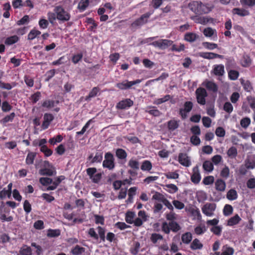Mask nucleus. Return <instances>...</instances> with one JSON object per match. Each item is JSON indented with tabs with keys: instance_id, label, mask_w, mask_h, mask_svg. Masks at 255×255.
Instances as JSON below:
<instances>
[{
	"instance_id": "obj_2",
	"label": "nucleus",
	"mask_w": 255,
	"mask_h": 255,
	"mask_svg": "<svg viewBox=\"0 0 255 255\" xmlns=\"http://www.w3.org/2000/svg\"><path fill=\"white\" fill-rule=\"evenodd\" d=\"M53 11L57 13V19L63 22L70 20L71 15L69 12L60 5L54 6Z\"/></svg>"
},
{
	"instance_id": "obj_20",
	"label": "nucleus",
	"mask_w": 255,
	"mask_h": 255,
	"mask_svg": "<svg viewBox=\"0 0 255 255\" xmlns=\"http://www.w3.org/2000/svg\"><path fill=\"white\" fill-rule=\"evenodd\" d=\"M4 208V205L2 203V204L0 206V219L2 221V222H11L13 220V218L12 216H8V217H6V215L3 213L2 209Z\"/></svg>"
},
{
	"instance_id": "obj_17",
	"label": "nucleus",
	"mask_w": 255,
	"mask_h": 255,
	"mask_svg": "<svg viewBox=\"0 0 255 255\" xmlns=\"http://www.w3.org/2000/svg\"><path fill=\"white\" fill-rule=\"evenodd\" d=\"M228 64H227V70L228 71V77L231 80H237L239 76V73L238 71L234 70L229 69Z\"/></svg>"
},
{
	"instance_id": "obj_29",
	"label": "nucleus",
	"mask_w": 255,
	"mask_h": 255,
	"mask_svg": "<svg viewBox=\"0 0 255 255\" xmlns=\"http://www.w3.org/2000/svg\"><path fill=\"white\" fill-rule=\"evenodd\" d=\"M19 39V38L17 35H13L6 38L5 40V44L8 45H10L17 42Z\"/></svg>"
},
{
	"instance_id": "obj_13",
	"label": "nucleus",
	"mask_w": 255,
	"mask_h": 255,
	"mask_svg": "<svg viewBox=\"0 0 255 255\" xmlns=\"http://www.w3.org/2000/svg\"><path fill=\"white\" fill-rule=\"evenodd\" d=\"M212 72L215 76L218 77L219 80L221 81L223 76V65L222 64L214 65Z\"/></svg>"
},
{
	"instance_id": "obj_58",
	"label": "nucleus",
	"mask_w": 255,
	"mask_h": 255,
	"mask_svg": "<svg viewBox=\"0 0 255 255\" xmlns=\"http://www.w3.org/2000/svg\"><path fill=\"white\" fill-rule=\"evenodd\" d=\"M215 30L211 27L206 28L203 30V33L206 37H211L214 35Z\"/></svg>"
},
{
	"instance_id": "obj_9",
	"label": "nucleus",
	"mask_w": 255,
	"mask_h": 255,
	"mask_svg": "<svg viewBox=\"0 0 255 255\" xmlns=\"http://www.w3.org/2000/svg\"><path fill=\"white\" fill-rule=\"evenodd\" d=\"M193 108V103L191 102L187 101L184 103V108L180 109L179 114L182 119H185L187 117V113L190 112Z\"/></svg>"
},
{
	"instance_id": "obj_56",
	"label": "nucleus",
	"mask_w": 255,
	"mask_h": 255,
	"mask_svg": "<svg viewBox=\"0 0 255 255\" xmlns=\"http://www.w3.org/2000/svg\"><path fill=\"white\" fill-rule=\"evenodd\" d=\"M29 22V17L27 15H24L22 18L16 22L18 25L27 24Z\"/></svg>"
},
{
	"instance_id": "obj_61",
	"label": "nucleus",
	"mask_w": 255,
	"mask_h": 255,
	"mask_svg": "<svg viewBox=\"0 0 255 255\" xmlns=\"http://www.w3.org/2000/svg\"><path fill=\"white\" fill-rule=\"evenodd\" d=\"M216 189L219 191H223V180L221 179H218L215 182Z\"/></svg>"
},
{
	"instance_id": "obj_48",
	"label": "nucleus",
	"mask_w": 255,
	"mask_h": 255,
	"mask_svg": "<svg viewBox=\"0 0 255 255\" xmlns=\"http://www.w3.org/2000/svg\"><path fill=\"white\" fill-rule=\"evenodd\" d=\"M165 187L168 188L167 192L170 193H174L178 191V187L174 184H169L165 185Z\"/></svg>"
},
{
	"instance_id": "obj_6",
	"label": "nucleus",
	"mask_w": 255,
	"mask_h": 255,
	"mask_svg": "<svg viewBox=\"0 0 255 255\" xmlns=\"http://www.w3.org/2000/svg\"><path fill=\"white\" fill-rule=\"evenodd\" d=\"M141 82V80L137 79L135 81H128L124 80L122 82L116 84V87L121 90H127L130 88L132 86L139 84Z\"/></svg>"
},
{
	"instance_id": "obj_38",
	"label": "nucleus",
	"mask_w": 255,
	"mask_h": 255,
	"mask_svg": "<svg viewBox=\"0 0 255 255\" xmlns=\"http://www.w3.org/2000/svg\"><path fill=\"white\" fill-rule=\"evenodd\" d=\"M237 191L234 189L230 190L227 194V198L230 200H234L237 198Z\"/></svg>"
},
{
	"instance_id": "obj_5",
	"label": "nucleus",
	"mask_w": 255,
	"mask_h": 255,
	"mask_svg": "<svg viewBox=\"0 0 255 255\" xmlns=\"http://www.w3.org/2000/svg\"><path fill=\"white\" fill-rule=\"evenodd\" d=\"M153 13V11H149L142 14L139 18L136 19L131 23V26L136 27L140 26L147 22V19Z\"/></svg>"
},
{
	"instance_id": "obj_23",
	"label": "nucleus",
	"mask_w": 255,
	"mask_h": 255,
	"mask_svg": "<svg viewBox=\"0 0 255 255\" xmlns=\"http://www.w3.org/2000/svg\"><path fill=\"white\" fill-rule=\"evenodd\" d=\"M178 127V122L176 120H170L167 122V128L168 130L170 131L174 130L177 128Z\"/></svg>"
},
{
	"instance_id": "obj_7",
	"label": "nucleus",
	"mask_w": 255,
	"mask_h": 255,
	"mask_svg": "<svg viewBox=\"0 0 255 255\" xmlns=\"http://www.w3.org/2000/svg\"><path fill=\"white\" fill-rule=\"evenodd\" d=\"M197 102L200 105H204L206 103L205 98L207 97L206 90L203 88H198L196 91Z\"/></svg>"
},
{
	"instance_id": "obj_14",
	"label": "nucleus",
	"mask_w": 255,
	"mask_h": 255,
	"mask_svg": "<svg viewBox=\"0 0 255 255\" xmlns=\"http://www.w3.org/2000/svg\"><path fill=\"white\" fill-rule=\"evenodd\" d=\"M193 173L191 175V180L195 184H198L201 180V176L199 173L198 167H194L193 169Z\"/></svg>"
},
{
	"instance_id": "obj_36",
	"label": "nucleus",
	"mask_w": 255,
	"mask_h": 255,
	"mask_svg": "<svg viewBox=\"0 0 255 255\" xmlns=\"http://www.w3.org/2000/svg\"><path fill=\"white\" fill-rule=\"evenodd\" d=\"M203 168L206 171L210 172L213 170V164L211 161L206 160L203 164Z\"/></svg>"
},
{
	"instance_id": "obj_49",
	"label": "nucleus",
	"mask_w": 255,
	"mask_h": 255,
	"mask_svg": "<svg viewBox=\"0 0 255 255\" xmlns=\"http://www.w3.org/2000/svg\"><path fill=\"white\" fill-rule=\"evenodd\" d=\"M41 96V93L40 92H36L34 94H32L30 97V99L31 100L33 104L36 103L39 100Z\"/></svg>"
},
{
	"instance_id": "obj_60",
	"label": "nucleus",
	"mask_w": 255,
	"mask_h": 255,
	"mask_svg": "<svg viewBox=\"0 0 255 255\" xmlns=\"http://www.w3.org/2000/svg\"><path fill=\"white\" fill-rule=\"evenodd\" d=\"M170 96L169 95H165L163 98L156 99L154 102V104H155L156 105L161 104L164 102H165L168 101L170 99Z\"/></svg>"
},
{
	"instance_id": "obj_26",
	"label": "nucleus",
	"mask_w": 255,
	"mask_h": 255,
	"mask_svg": "<svg viewBox=\"0 0 255 255\" xmlns=\"http://www.w3.org/2000/svg\"><path fill=\"white\" fill-rule=\"evenodd\" d=\"M85 252V249L79 245H76L72 249L71 253L74 255H80Z\"/></svg>"
},
{
	"instance_id": "obj_54",
	"label": "nucleus",
	"mask_w": 255,
	"mask_h": 255,
	"mask_svg": "<svg viewBox=\"0 0 255 255\" xmlns=\"http://www.w3.org/2000/svg\"><path fill=\"white\" fill-rule=\"evenodd\" d=\"M13 84V85L8 83H4L1 81H0V88L3 89L10 90L15 85Z\"/></svg>"
},
{
	"instance_id": "obj_11",
	"label": "nucleus",
	"mask_w": 255,
	"mask_h": 255,
	"mask_svg": "<svg viewBox=\"0 0 255 255\" xmlns=\"http://www.w3.org/2000/svg\"><path fill=\"white\" fill-rule=\"evenodd\" d=\"M202 85L205 86L209 91L213 93H217L218 91L217 85L212 81L205 80Z\"/></svg>"
},
{
	"instance_id": "obj_37",
	"label": "nucleus",
	"mask_w": 255,
	"mask_h": 255,
	"mask_svg": "<svg viewBox=\"0 0 255 255\" xmlns=\"http://www.w3.org/2000/svg\"><path fill=\"white\" fill-rule=\"evenodd\" d=\"M166 198L164 196L158 192H154V194L153 195L152 199L158 201L163 203Z\"/></svg>"
},
{
	"instance_id": "obj_25",
	"label": "nucleus",
	"mask_w": 255,
	"mask_h": 255,
	"mask_svg": "<svg viewBox=\"0 0 255 255\" xmlns=\"http://www.w3.org/2000/svg\"><path fill=\"white\" fill-rule=\"evenodd\" d=\"M99 91L100 89L98 87H94L90 92L88 96L86 97L85 100L87 101H90L91 98H94L97 95V94Z\"/></svg>"
},
{
	"instance_id": "obj_42",
	"label": "nucleus",
	"mask_w": 255,
	"mask_h": 255,
	"mask_svg": "<svg viewBox=\"0 0 255 255\" xmlns=\"http://www.w3.org/2000/svg\"><path fill=\"white\" fill-rule=\"evenodd\" d=\"M150 239L153 244H156L158 241L163 240V236L159 234L153 233L151 234Z\"/></svg>"
},
{
	"instance_id": "obj_24",
	"label": "nucleus",
	"mask_w": 255,
	"mask_h": 255,
	"mask_svg": "<svg viewBox=\"0 0 255 255\" xmlns=\"http://www.w3.org/2000/svg\"><path fill=\"white\" fill-rule=\"evenodd\" d=\"M19 254L20 255H31L32 250L30 247L27 245H23L20 249Z\"/></svg>"
},
{
	"instance_id": "obj_59",
	"label": "nucleus",
	"mask_w": 255,
	"mask_h": 255,
	"mask_svg": "<svg viewBox=\"0 0 255 255\" xmlns=\"http://www.w3.org/2000/svg\"><path fill=\"white\" fill-rule=\"evenodd\" d=\"M233 212V207L229 204H226L224 206V215L229 216L232 214Z\"/></svg>"
},
{
	"instance_id": "obj_35",
	"label": "nucleus",
	"mask_w": 255,
	"mask_h": 255,
	"mask_svg": "<svg viewBox=\"0 0 255 255\" xmlns=\"http://www.w3.org/2000/svg\"><path fill=\"white\" fill-rule=\"evenodd\" d=\"M89 4V0H81L79 2L78 8L80 11H84Z\"/></svg>"
},
{
	"instance_id": "obj_34",
	"label": "nucleus",
	"mask_w": 255,
	"mask_h": 255,
	"mask_svg": "<svg viewBox=\"0 0 255 255\" xmlns=\"http://www.w3.org/2000/svg\"><path fill=\"white\" fill-rule=\"evenodd\" d=\"M233 12L234 14H237L240 16H244L246 15H248L249 14V12L247 10L245 9H240L238 8H235L233 9Z\"/></svg>"
},
{
	"instance_id": "obj_3",
	"label": "nucleus",
	"mask_w": 255,
	"mask_h": 255,
	"mask_svg": "<svg viewBox=\"0 0 255 255\" xmlns=\"http://www.w3.org/2000/svg\"><path fill=\"white\" fill-rule=\"evenodd\" d=\"M104 168H107L109 170H113L115 166V158L112 153L110 152H106L105 154V159L103 162Z\"/></svg>"
},
{
	"instance_id": "obj_12",
	"label": "nucleus",
	"mask_w": 255,
	"mask_h": 255,
	"mask_svg": "<svg viewBox=\"0 0 255 255\" xmlns=\"http://www.w3.org/2000/svg\"><path fill=\"white\" fill-rule=\"evenodd\" d=\"M179 162L183 166L188 167L191 165V162L187 154L180 153L178 156Z\"/></svg>"
},
{
	"instance_id": "obj_1",
	"label": "nucleus",
	"mask_w": 255,
	"mask_h": 255,
	"mask_svg": "<svg viewBox=\"0 0 255 255\" xmlns=\"http://www.w3.org/2000/svg\"><path fill=\"white\" fill-rule=\"evenodd\" d=\"M189 9L196 14L207 13L211 10V7L208 4H204L200 1H192L188 4Z\"/></svg>"
},
{
	"instance_id": "obj_4",
	"label": "nucleus",
	"mask_w": 255,
	"mask_h": 255,
	"mask_svg": "<svg viewBox=\"0 0 255 255\" xmlns=\"http://www.w3.org/2000/svg\"><path fill=\"white\" fill-rule=\"evenodd\" d=\"M173 41L166 39H160L158 40L152 42L150 44L155 47H157L160 49L164 50L172 45Z\"/></svg>"
},
{
	"instance_id": "obj_8",
	"label": "nucleus",
	"mask_w": 255,
	"mask_h": 255,
	"mask_svg": "<svg viewBox=\"0 0 255 255\" xmlns=\"http://www.w3.org/2000/svg\"><path fill=\"white\" fill-rule=\"evenodd\" d=\"M133 102L130 99H125L118 102L116 108L120 110L128 109L132 106Z\"/></svg>"
},
{
	"instance_id": "obj_51",
	"label": "nucleus",
	"mask_w": 255,
	"mask_h": 255,
	"mask_svg": "<svg viewBox=\"0 0 255 255\" xmlns=\"http://www.w3.org/2000/svg\"><path fill=\"white\" fill-rule=\"evenodd\" d=\"M56 16L57 13L54 11L53 12H48L47 13L48 19L51 23H53L54 22L55 20L57 19Z\"/></svg>"
},
{
	"instance_id": "obj_64",
	"label": "nucleus",
	"mask_w": 255,
	"mask_h": 255,
	"mask_svg": "<svg viewBox=\"0 0 255 255\" xmlns=\"http://www.w3.org/2000/svg\"><path fill=\"white\" fill-rule=\"evenodd\" d=\"M247 186L249 189L255 188V178L249 179L247 182Z\"/></svg>"
},
{
	"instance_id": "obj_31",
	"label": "nucleus",
	"mask_w": 255,
	"mask_h": 255,
	"mask_svg": "<svg viewBox=\"0 0 255 255\" xmlns=\"http://www.w3.org/2000/svg\"><path fill=\"white\" fill-rule=\"evenodd\" d=\"M116 155L120 159H125L127 156V153L124 149L118 148L116 151Z\"/></svg>"
},
{
	"instance_id": "obj_46",
	"label": "nucleus",
	"mask_w": 255,
	"mask_h": 255,
	"mask_svg": "<svg viewBox=\"0 0 255 255\" xmlns=\"http://www.w3.org/2000/svg\"><path fill=\"white\" fill-rule=\"evenodd\" d=\"M134 213L132 212H128L126 215V221L128 224H132L133 223V218L134 217Z\"/></svg>"
},
{
	"instance_id": "obj_50",
	"label": "nucleus",
	"mask_w": 255,
	"mask_h": 255,
	"mask_svg": "<svg viewBox=\"0 0 255 255\" xmlns=\"http://www.w3.org/2000/svg\"><path fill=\"white\" fill-rule=\"evenodd\" d=\"M42 106L48 109L53 108L55 106V101L50 100H46L43 102L42 104Z\"/></svg>"
},
{
	"instance_id": "obj_18",
	"label": "nucleus",
	"mask_w": 255,
	"mask_h": 255,
	"mask_svg": "<svg viewBox=\"0 0 255 255\" xmlns=\"http://www.w3.org/2000/svg\"><path fill=\"white\" fill-rule=\"evenodd\" d=\"M199 38V35L193 32H187L184 35V39L189 42H193Z\"/></svg>"
},
{
	"instance_id": "obj_45",
	"label": "nucleus",
	"mask_w": 255,
	"mask_h": 255,
	"mask_svg": "<svg viewBox=\"0 0 255 255\" xmlns=\"http://www.w3.org/2000/svg\"><path fill=\"white\" fill-rule=\"evenodd\" d=\"M60 235V231L57 230L50 229L48 231L47 236L51 238L58 237Z\"/></svg>"
},
{
	"instance_id": "obj_44",
	"label": "nucleus",
	"mask_w": 255,
	"mask_h": 255,
	"mask_svg": "<svg viewBox=\"0 0 255 255\" xmlns=\"http://www.w3.org/2000/svg\"><path fill=\"white\" fill-rule=\"evenodd\" d=\"M103 159V153L102 152H96L95 156L91 160V163L101 162Z\"/></svg>"
},
{
	"instance_id": "obj_16",
	"label": "nucleus",
	"mask_w": 255,
	"mask_h": 255,
	"mask_svg": "<svg viewBox=\"0 0 255 255\" xmlns=\"http://www.w3.org/2000/svg\"><path fill=\"white\" fill-rule=\"evenodd\" d=\"M195 20L196 23L206 24L213 21V19L207 16H195Z\"/></svg>"
},
{
	"instance_id": "obj_21",
	"label": "nucleus",
	"mask_w": 255,
	"mask_h": 255,
	"mask_svg": "<svg viewBox=\"0 0 255 255\" xmlns=\"http://www.w3.org/2000/svg\"><path fill=\"white\" fill-rule=\"evenodd\" d=\"M140 248V244L138 242H134L130 248V252L132 255H137Z\"/></svg>"
},
{
	"instance_id": "obj_57",
	"label": "nucleus",
	"mask_w": 255,
	"mask_h": 255,
	"mask_svg": "<svg viewBox=\"0 0 255 255\" xmlns=\"http://www.w3.org/2000/svg\"><path fill=\"white\" fill-rule=\"evenodd\" d=\"M145 112L148 113L150 115L154 117H159L161 115V113L157 109L145 110Z\"/></svg>"
},
{
	"instance_id": "obj_32",
	"label": "nucleus",
	"mask_w": 255,
	"mask_h": 255,
	"mask_svg": "<svg viewBox=\"0 0 255 255\" xmlns=\"http://www.w3.org/2000/svg\"><path fill=\"white\" fill-rule=\"evenodd\" d=\"M41 34V32L38 30L33 29H32L27 35V39L32 40L37 37Z\"/></svg>"
},
{
	"instance_id": "obj_33",
	"label": "nucleus",
	"mask_w": 255,
	"mask_h": 255,
	"mask_svg": "<svg viewBox=\"0 0 255 255\" xmlns=\"http://www.w3.org/2000/svg\"><path fill=\"white\" fill-rule=\"evenodd\" d=\"M169 226L170 228V231L176 233L181 230L180 226L175 221H170L169 223Z\"/></svg>"
},
{
	"instance_id": "obj_55",
	"label": "nucleus",
	"mask_w": 255,
	"mask_h": 255,
	"mask_svg": "<svg viewBox=\"0 0 255 255\" xmlns=\"http://www.w3.org/2000/svg\"><path fill=\"white\" fill-rule=\"evenodd\" d=\"M125 138L133 144L139 143L140 141L137 137L130 135L125 136Z\"/></svg>"
},
{
	"instance_id": "obj_53",
	"label": "nucleus",
	"mask_w": 255,
	"mask_h": 255,
	"mask_svg": "<svg viewBox=\"0 0 255 255\" xmlns=\"http://www.w3.org/2000/svg\"><path fill=\"white\" fill-rule=\"evenodd\" d=\"M203 46L208 49L213 50L217 47V44L213 43L204 42L202 43Z\"/></svg>"
},
{
	"instance_id": "obj_10",
	"label": "nucleus",
	"mask_w": 255,
	"mask_h": 255,
	"mask_svg": "<svg viewBox=\"0 0 255 255\" xmlns=\"http://www.w3.org/2000/svg\"><path fill=\"white\" fill-rule=\"evenodd\" d=\"M216 205L214 203H206L202 208L203 213L207 216H211L213 214L215 210Z\"/></svg>"
},
{
	"instance_id": "obj_63",
	"label": "nucleus",
	"mask_w": 255,
	"mask_h": 255,
	"mask_svg": "<svg viewBox=\"0 0 255 255\" xmlns=\"http://www.w3.org/2000/svg\"><path fill=\"white\" fill-rule=\"evenodd\" d=\"M40 151L44 153L45 156L48 157L52 155L53 151L52 150L49 149L47 146H42L40 148Z\"/></svg>"
},
{
	"instance_id": "obj_41",
	"label": "nucleus",
	"mask_w": 255,
	"mask_h": 255,
	"mask_svg": "<svg viewBox=\"0 0 255 255\" xmlns=\"http://www.w3.org/2000/svg\"><path fill=\"white\" fill-rule=\"evenodd\" d=\"M15 116L14 113H11L10 115L6 116L0 121V123L3 124H5L8 122H11Z\"/></svg>"
},
{
	"instance_id": "obj_30",
	"label": "nucleus",
	"mask_w": 255,
	"mask_h": 255,
	"mask_svg": "<svg viewBox=\"0 0 255 255\" xmlns=\"http://www.w3.org/2000/svg\"><path fill=\"white\" fill-rule=\"evenodd\" d=\"M128 165L133 170H137L139 168V162L133 158H131L129 160Z\"/></svg>"
},
{
	"instance_id": "obj_28",
	"label": "nucleus",
	"mask_w": 255,
	"mask_h": 255,
	"mask_svg": "<svg viewBox=\"0 0 255 255\" xmlns=\"http://www.w3.org/2000/svg\"><path fill=\"white\" fill-rule=\"evenodd\" d=\"M192 239V235L190 232H186L183 234L181 237V240L183 243L188 244Z\"/></svg>"
},
{
	"instance_id": "obj_19",
	"label": "nucleus",
	"mask_w": 255,
	"mask_h": 255,
	"mask_svg": "<svg viewBox=\"0 0 255 255\" xmlns=\"http://www.w3.org/2000/svg\"><path fill=\"white\" fill-rule=\"evenodd\" d=\"M241 221V218L238 214H236L227 221V225L229 226H233L237 225Z\"/></svg>"
},
{
	"instance_id": "obj_27",
	"label": "nucleus",
	"mask_w": 255,
	"mask_h": 255,
	"mask_svg": "<svg viewBox=\"0 0 255 255\" xmlns=\"http://www.w3.org/2000/svg\"><path fill=\"white\" fill-rule=\"evenodd\" d=\"M152 167V165L151 162L149 160H146L142 162L140 168L142 171H149Z\"/></svg>"
},
{
	"instance_id": "obj_62",
	"label": "nucleus",
	"mask_w": 255,
	"mask_h": 255,
	"mask_svg": "<svg viewBox=\"0 0 255 255\" xmlns=\"http://www.w3.org/2000/svg\"><path fill=\"white\" fill-rule=\"evenodd\" d=\"M12 106H10L7 101H4L2 103L1 110L4 112H7L10 111Z\"/></svg>"
},
{
	"instance_id": "obj_39",
	"label": "nucleus",
	"mask_w": 255,
	"mask_h": 255,
	"mask_svg": "<svg viewBox=\"0 0 255 255\" xmlns=\"http://www.w3.org/2000/svg\"><path fill=\"white\" fill-rule=\"evenodd\" d=\"M98 232V236L100 237L101 241L105 242L106 239L105 233L106 230L105 228L98 226L97 227Z\"/></svg>"
},
{
	"instance_id": "obj_43",
	"label": "nucleus",
	"mask_w": 255,
	"mask_h": 255,
	"mask_svg": "<svg viewBox=\"0 0 255 255\" xmlns=\"http://www.w3.org/2000/svg\"><path fill=\"white\" fill-rule=\"evenodd\" d=\"M53 173V170L46 168L41 169L39 171V173L41 175L52 176Z\"/></svg>"
},
{
	"instance_id": "obj_40",
	"label": "nucleus",
	"mask_w": 255,
	"mask_h": 255,
	"mask_svg": "<svg viewBox=\"0 0 255 255\" xmlns=\"http://www.w3.org/2000/svg\"><path fill=\"white\" fill-rule=\"evenodd\" d=\"M36 156V153L32 152H30L28 153L26 158V163L27 164H32L33 163L34 159Z\"/></svg>"
},
{
	"instance_id": "obj_47",
	"label": "nucleus",
	"mask_w": 255,
	"mask_h": 255,
	"mask_svg": "<svg viewBox=\"0 0 255 255\" xmlns=\"http://www.w3.org/2000/svg\"><path fill=\"white\" fill-rule=\"evenodd\" d=\"M62 139H63L62 136L60 134H59V135H57L55 137L51 138L49 140V142L52 145H54L57 142H61L62 140Z\"/></svg>"
},
{
	"instance_id": "obj_22",
	"label": "nucleus",
	"mask_w": 255,
	"mask_h": 255,
	"mask_svg": "<svg viewBox=\"0 0 255 255\" xmlns=\"http://www.w3.org/2000/svg\"><path fill=\"white\" fill-rule=\"evenodd\" d=\"M203 248L201 244L198 239H194L190 245V248L192 250H200Z\"/></svg>"
},
{
	"instance_id": "obj_52",
	"label": "nucleus",
	"mask_w": 255,
	"mask_h": 255,
	"mask_svg": "<svg viewBox=\"0 0 255 255\" xmlns=\"http://www.w3.org/2000/svg\"><path fill=\"white\" fill-rule=\"evenodd\" d=\"M39 182L41 184L44 186L53 184L52 179L48 177H41L39 179Z\"/></svg>"
},
{
	"instance_id": "obj_15",
	"label": "nucleus",
	"mask_w": 255,
	"mask_h": 255,
	"mask_svg": "<svg viewBox=\"0 0 255 255\" xmlns=\"http://www.w3.org/2000/svg\"><path fill=\"white\" fill-rule=\"evenodd\" d=\"M199 56L205 59H212L216 58H222L223 56L212 52H200Z\"/></svg>"
}]
</instances>
